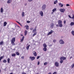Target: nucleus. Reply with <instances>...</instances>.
I'll return each mask as SVG.
<instances>
[{"instance_id": "f257e3e1", "label": "nucleus", "mask_w": 74, "mask_h": 74, "mask_svg": "<svg viewBox=\"0 0 74 74\" xmlns=\"http://www.w3.org/2000/svg\"><path fill=\"white\" fill-rule=\"evenodd\" d=\"M66 58L62 56L60 57V63H62L63 62V60H66Z\"/></svg>"}, {"instance_id": "f03ea898", "label": "nucleus", "mask_w": 74, "mask_h": 74, "mask_svg": "<svg viewBox=\"0 0 74 74\" xmlns=\"http://www.w3.org/2000/svg\"><path fill=\"white\" fill-rule=\"evenodd\" d=\"M58 25L59 26V27H62L63 26V24H62V21L61 20H58Z\"/></svg>"}, {"instance_id": "7ed1b4c3", "label": "nucleus", "mask_w": 74, "mask_h": 74, "mask_svg": "<svg viewBox=\"0 0 74 74\" xmlns=\"http://www.w3.org/2000/svg\"><path fill=\"white\" fill-rule=\"evenodd\" d=\"M11 43L12 44V45H15V44L14 42H15V38H12V40L11 41Z\"/></svg>"}, {"instance_id": "20e7f679", "label": "nucleus", "mask_w": 74, "mask_h": 74, "mask_svg": "<svg viewBox=\"0 0 74 74\" xmlns=\"http://www.w3.org/2000/svg\"><path fill=\"white\" fill-rule=\"evenodd\" d=\"M46 5L45 4H44L43 5L42 7V10L43 11V10H45V8H46Z\"/></svg>"}, {"instance_id": "39448f33", "label": "nucleus", "mask_w": 74, "mask_h": 74, "mask_svg": "<svg viewBox=\"0 0 74 74\" xmlns=\"http://www.w3.org/2000/svg\"><path fill=\"white\" fill-rule=\"evenodd\" d=\"M35 57H34L30 56L29 57V59H30L32 61V60H34V59H35Z\"/></svg>"}, {"instance_id": "423d86ee", "label": "nucleus", "mask_w": 74, "mask_h": 74, "mask_svg": "<svg viewBox=\"0 0 74 74\" xmlns=\"http://www.w3.org/2000/svg\"><path fill=\"white\" fill-rule=\"evenodd\" d=\"M60 43L61 44H64V41L63 40L61 39L60 40Z\"/></svg>"}, {"instance_id": "0eeeda50", "label": "nucleus", "mask_w": 74, "mask_h": 74, "mask_svg": "<svg viewBox=\"0 0 74 74\" xmlns=\"http://www.w3.org/2000/svg\"><path fill=\"white\" fill-rule=\"evenodd\" d=\"M59 62H56L55 63V65L56 67H59Z\"/></svg>"}, {"instance_id": "6e6552de", "label": "nucleus", "mask_w": 74, "mask_h": 74, "mask_svg": "<svg viewBox=\"0 0 74 74\" xmlns=\"http://www.w3.org/2000/svg\"><path fill=\"white\" fill-rule=\"evenodd\" d=\"M60 10L61 12H64L65 11V9H61Z\"/></svg>"}, {"instance_id": "1a4fd4ad", "label": "nucleus", "mask_w": 74, "mask_h": 74, "mask_svg": "<svg viewBox=\"0 0 74 74\" xmlns=\"http://www.w3.org/2000/svg\"><path fill=\"white\" fill-rule=\"evenodd\" d=\"M53 33V31L52 30H51V31L49 32V33L47 34V36H49V35H50V34H51L52 33Z\"/></svg>"}, {"instance_id": "9d476101", "label": "nucleus", "mask_w": 74, "mask_h": 74, "mask_svg": "<svg viewBox=\"0 0 74 74\" xmlns=\"http://www.w3.org/2000/svg\"><path fill=\"white\" fill-rule=\"evenodd\" d=\"M39 14L40 15L42 16H43V15H44V14H43V12H42V11H40Z\"/></svg>"}, {"instance_id": "9b49d317", "label": "nucleus", "mask_w": 74, "mask_h": 74, "mask_svg": "<svg viewBox=\"0 0 74 74\" xmlns=\"http://www.w3.org/2000/svg\"><path fill=\"white\" fill-rule=\"evenodd\" d=\"M33 55L35 56H37V53L35 51H34L33 52Z\"/></svg>"}, {"instance_id": "f8f14e48", "label": "nucleus", "mask_w": 74, "mask_h": 74, "mask_svg": "<svg viewBox=\"0 0 74 74\" xmlns=\"http://www.w3.org/2000/svg\"><path fill=\"white\" fill-rule=\"evenodd\" d=\"M25 27H26L27 30H28L29 29V25H25Z\"/></svg>"}, {"instance_id": "ddd939ff", "label": "nucleus", "mask_w": 74, "mask_h": 74, "mask_svg": "<svg viewBox=\"0 0 74 74\" xmlns=\"http://www.w3.org/2000/svg\"><path fill=\"white\" fill-rule=\"evenodd\" d=\"M25 38V36H23L22 37V38L20 40V42H22L24 40V38Z\"/></svg>"}, {"instance_id": "4468645a", "label": "nucleus", "mask_w": 74, "mask_h": 74, "mask_svg": "<svg viewBox=\"0 0 74 74\" xmlns=\"http://www.w3.org/2000/svg\"><path fill=\"white\" fill-rule=\"evenodd\" d=\"M25 36H26L27 34V31L26 30H25L24 32Z\"/></svg>"}, {"instance_id": "2eb2a0df", "label": "nucleus", "mask_w": 74, "mask_h": 74, "mask_svg": "<svg viewBox=\"0 0 74 74\" xmlns=\"http://www.w3.org/2000/svg\"><path fill=\"white\" fill-rule=\"evenodd\" d=\"M7 23L6 21L4 22L3 23V26H6L7 25Z\"/></svg>"}, {"instance_id": "dca6fc26", "label": "nucleus", "mask_w": 74, "mask_h": 74, "mask_svg": "<svg viewBox=\"0 0 74 74\" xmlns=\"http://www.w3.org/2000/svg\"><path fill=\"white\" fill-rule=\"evenodd\" d=\"M70 26H73L74 25V22H71L70 24Z\"/></svg>"}, {"instance_id": "f3484780", "label": "nucleus", "mask_w": 74, "mask_h": 74, "mask_svg": "<svg viewBox=\"0 0 74 74\" xmlns=\"http://www.w3.org/2000/svg\"><path fill=\"white\" fill-rule=\"evenodd\" d=\"M28 45V46H27L26 47V49L27 50L29 49V47L30 46V45Z\"/></svg>"}, {"instance_id": "a211bd4d", "label": "nucleus", "mask_w": 74, "mask_h": 74, "mask_svg": "<svg viewBox=\"0 0 74 74\" xmlns=\"http://www.w3.org/2000/svg\"><path fill=\"white\" fill-rule=\"evenodd\" d=\"M4 56H3L0 57V61L1 60V59H3V58H4Z\"/></svg>"}, {"instance_id": "6ab92c4d", "label": "nucleus", "mask_w": 74, "mask_h": 74, "mask_svg": "<svg viewBox=\"0 0 74 74\" xmlns=\"http://www.w3.org/2000/svg\"><path fill=\"white\" fill-rule=\"evenodd\" d=\"M4 42L1 41V42H0V45H3L4 44Z\"/></svg>"}, {"instance_id": "aec40b11", "label": "nucleus", "mask_w": 74, "mask_h": 74, "mask_svg": "<svg viewBox=\"0 0 74 74\" xmlns=\"http://www.w3.org/2000/svg\"><path fill=\"white\" fill-rule=\"evenodd\" d=\"M53 26H54V24L53 23H52L51 25H50L51 27L53 28Z\"/></svg>"}, {"instance_id": "412c9836", "label": "nucleus", "mask_w": 74, "mask_h": 74, "mask_svg": "<svg viewBox=\"0 0 74 74\" xmlns=\"http://www.w3.org/2000/svg\"><path fill=\"white\" fill-rule=\"evenodd\" d=\"M43 46L44 48H46L47 47V45L46 44L44 43L43 44Z\"/></svg>"}, {"instance_id": "4be33fe9", "label": "nucleus", "mask_w": 74, "mask_h": 74, "mask_svg": "<svg viewBox=\"0 0 74 74\" xmlns=\"http://www.w3.org/2000/svg\"><path fill=\"white\" fill-rule=\"evenodd\" d=\"M12 1V0H8L7 1V3H8V4L10 3Z\"/></svg>"}, {"instance_id": "5701e85b", "label": "nucleus", "mask_w": 74, "mask_h": 74, "mask_svg": "<svg viewBox=\"0 0 74 74\" xmlns=\"http://www.w3.org/2000/svg\"><path fill=\"white\" fill-rule=\"evenodd\" d=\"M59 5H60L61 7H62L63 6V4H62L61 3H59Z\"/></svg>"}, {"instance_id": "b1692460", "label": "nucleus", "mask_w": 74, "mask_h": 74, "mask_svg": "<svg viewBox=\"0 0 74 74\" xmlns=\"http://www.w3.org/2000/svg\"><path fill=\"white\" fill-rule=\"evenodd\" d=\"M43 50L44 51H47V49L46 48V47H44L43 49Z\"/></svg>"}, {"instance_id": "393cba45", "label": "nucleus", "mask_w": 74, "mask_h": 74, "mask_svg": "<svg viewBox=\"0 0 74 74\" xmlns=\"http://www.w3.org/2000/svg\"><path fill=\"white\" fill-rule=\"evenodd\" d=\"M16 56V54L13 53L12 54V56H13L14 57H15V56Z\"/></svg>"}, {"instance_id": "a878e982", "label": "nucleus", "mask_w": 74, "mask_h": 74, "mask_svg": "<svg viewBox=\"0 0 74 74\" xmlns=\"http://www.w3.org/2000/svg\"><path fill=\"white\" fill-rule=\"evenodd\" d=\"M22 16L23 17V16H25V13L24 12H23L22 14Z\"/></svg>"}, {"instance_id": "bb28decb", "label": "nucleus", "mask_w": 74, "mask_h": 74, "mask_svg": "<svg viewBox=\"0 0 74 74\" xmlns=\"http://www.w3.org/2000/svg\"><path fill=\"white\" fill-rule=\"evenodd\" d=\"M36 32V27L35 29H34L33 30V33H34V32Z\"/></svg>"}, {"instance_id": "cd10ccee", "label": "nucleus", "mask_w": 74, "mask_h": 74, "mask_svg": "<svg viewBox=\"0 0 74 74\" xmlns=\"http://www.w3.org/2000/svg\"><path fill=\"white\" fill-rule=\"evenodd\" d=\"M8 60V63H10V58H8L7 59Z\"/></svg>"}, {"instance_id": "c85d7f7f", "label": "nucleus", "mask_w": 74, "mask_h": 74, "mask_svg": "<svg viewBox=\"0 0 74 74\" xmlns=\"http://www.w3.org/2000/svg\"><path fill=\"white\" fill-rule=\"evenodd\" d=\"M36 34H37V32H35L33 35V37H34V36H36Z\"/></svg>"}, {"instance_id": "c756f323", "label": "nucleus", "mask_w": 74, "mask_h": 74, "mask_svg": "<svg viewBox=\"0 0 74 74\" xmlns=\"http://www.w3.org/2000/svg\"><path fill=\"white\" fill-rule=\"evenodd\" d=\"M3 12V8H1V12Z\"/></svg>"}, {"instance_id": "7c9ffc66", "label": "nucleus", "mask_w": 74, "mask_h": 74, "mask_svg": "<svg viewBox=\"0 0 74 74\" xmlns=\"http://www.w3.org/2000/svg\"><path fill=\"white\" fill-rule=\"evenodd\" d=\"M71 33L72 34V35H73V36H74V31H72V32H71Z\"/></svg>"}, {"instance_id": "2f4dec72", "label": "nucleus", "mask_w": 74, "mask_h": 74, "mask_svg": "<svg viewBox=\"0 0 74 74\" xmlns=\"http://www.w3.org/2000/svg\"><path fill=\"white\" fill-rule=\"evenodd\" d=\"M74 63L73 64H72V65H71V69H73V67H74Z\"/></svg>"}, {"instance_id": "473e14b6", "label": "nucleus", "mask_w": 74, "mask_h": 74, "mask_svg": "<svg viewBox=\"0 0 74 74\" xmlns=\"http://www.w3.org/2000/svg\"><path fill=\"white\" fill-rule=\"evenodd\" d=\"M58 3V0H56V1H55L54 3V4H56Z\"/></svg>"}, {"instance_id": "72a5a7b5", "label": "nucleus", "mask_w": 74, "mask_h": 74, "mask_svg": "<svg viewBox=\"0 0 74 74\" xmlns=\"http://www.w3.org/2000/svg\"><path fill=\"white\" fill-rule=\"evenodd\" d=\"M56 8H55L52 11L53 12H55V11H56Z\"/></svg>"}, {"instance_id": "f704fd0d", "label": "nucleus", "mask_w": 74, "mask_h": 74, "mask_svg": "<svg viewBox=\"0 0 74 74\" xmlns=\"http://www.w3.org/2000/svg\"><path fill=\"white\" fill-rule=\"evenodd\" d=\"M16 54L17 55H19V53L18 52H16Z\"/></svg>"}, {"instance_id": "c9c22d12", "label": "nucleus", "mask_w": 74, "mask_h": 74, "mask_svg": "<svg viewBox=\"0 0 74 74\" xmlns=\"http://www.w3.org/2000/svg\"><path fill=\"white\" fill-rule=\"evenodd\" d=\"M56 42V40H53V42Z\"/></svg>"}, {"instance_id": "e433bc0d", "label": "nucleus", "mask_w": 74, "mask_h": 74, "mask_svg": "<svg viewBox=\"0 0 74 74\" xmlns=\"http://www.w3.org/2000/svg\"><path fill=\"white\" fill-rule=\"evenodd\" d=\"M7 62V61H6V60H4L3 61V63H6V62Z\"/></svg>"}, {"instance_id": "4c0bfd02", "label": "nucleus", "mask_w": 74, "mask_h": 74, "mask_svg": "<svg viewBox=\"0 0 74 74\" xmlns=\"http://www.w3.org/2000/svg\"><path fill=\"white\" fill-rule=\"evenodd\" d=\"M47 63H48L47 62H45L44 63V65H46V64H47Z\"/></svg>"}, {"instance_id": "58836bf2", "label": "nucleus", "mask_w": 74, "mask_h": 74, "mask_svg": "<svg viewBox=\"0 0 74 74\" xmlns=\"http://www.w3.org/2000/svg\"><path fill=\"white\" fill-rule=\"evenodd\" d=\"M40 57H39V56H38L37 58V59H39V58H40Z\"/></svg>"}, {"instance_id": "ea45409f", "label": "nucleus", "mask_w": 74, "mask_h": 74, "mask_svg": "<svg viewBox=\"0 0 74 74\" xmlns=\"http://www.w3.org/2000/svg\"><path fill=\"white\" fill-rule=\"evenodd\" d=\"M69 16V18H72V17H71V16H70V15H68Z\"/></svg>"}, {"instance_id": "a19ab883", "label": "nucleus", "mask_w": 74, "mask_h": 74, "mask_svg": "<svg viewBox=\"0 0 74 74\" xmlns=\"http://www.w3.org/2000/svg\"><path fill=\"white\" fill-rule=\"evenodd\" d=\"M40 61H38V65H39V64H40Z\"/></svg>"}, {"instance_id": "79ce46f5", "label": "nucleus", "mask_w": 74, "mask_h": 74, "mask_svg": "<svg viewBox=\"0 0 74 74\" xmlns=\"http://www.w3.org/2000/svg\"><path fill=\"white\" fill-rule=\"evenodd\" d=\"M27 23H30V21H27Z\"/></svg>"}, {"instance_id": "37998d69", "label": "nucleus", "mask_w": 74, "mask_h": 74, "mask_svg": "<svg viewBox=\"0 0 74 74\" xmlns=\"http://www.w3.org/2000/svg\"><path fill=\"white\" fill-rule=\"evenodd\" d=\"M66 21H64V24H65L66 23Z\"/></svg>"}, {"instance_id": "c03bdc74", "label": "nucleus", "mask_w": 74, "mask_h": 74, "mask_svg": "<svg viewBox=\"0 0 74 74\" xmlns=\"http://www.w3.org/2000/svg\"><path fill=\"white\" fill-rule=\"evenodd\" d=\"M56 26L57 27H59V25H56Z\"/></svg>"}, {"instance_id": "a18cd8bd", "label": "nucleus", "mask_w": 74, "mask_h": 74, "mask_svg": "<svg viewBox=\"0 0 74 74\" xmlns=\"http://www.w3.org/2000/svg\"><path fill=\"white\" fill-rule=\"evenodd\" d=\"M29 1V2H31V1H32V0H28Z\"/></svg>"}, {"instance_id": "49530a36", "label": "nucleus", "mask_w": 74, "mask_h": 74, "mask_svg": "<svg viewBox=\"0 0 74 74\" xmlns=\"http://www.w3.org/2000/svg\"><path fill=\"white\" fill-rule=\"evenodd\" d=\"M66 5V6H70V5H69V4H67Z\"/></svg>"}, {"instance_id": "de8ad7c7", "label": "nucleus", "mask_w": 74, "mask_h": 74, "mask_svg": "<svg viewBox=\"0 0 74 74\" xmlns=\"http://www.w3.org/2000/svg\"><path fill=\"white\" fill-rule=\"evenodd\" d=\"M33 29V28H31L30 29V30H32Z\"/></svg>"}, {"instance_id": "09e8293b", "label": "nucleus", "mask_w": 74, "mask_h": 74, "mask_svg": "<svg viewBox=\"0 0 74 74\" xmlns=\"http://www.w3.org/2000/svg\"><path fill=\"white\" fill-rule=\"evenodd\" d=\"M19 25H20L21 26H22V25L20 23H19Z\"/></svg>"}, {"instance_id": "8fccbe9b", "label": "nucleus", "mask_w": 74, "mask_h": 74, "mask_svg": "<svg viewBox=\"0 0 74 74\" xmlns=\"http://www.w3.org/2000/svg\"><path fill=\"white\" fill-rule=\"evenodd\" d=\"M21 58L23 59H24V57L23 56Z\"/></svg>"}, {"instance_id": "3c124183", "label": "nucleus", "mask_w": 74, "mask_h": 74, "mask_svg": "<svg viewBox=\"0 0 74 74\" xmlns=\"http://www.w3.org/2000/svg\"><path fill=\"white\" fill-rule=\"evenodd\" d=\"M16 22H17V23H18V24H19L20 23L18 21H16Z\"/></svg>"}, {"instance_id": "603ef678", "label": "nucleus", "mask_w": 74, "mask_h": 74, "mask_svg": "<svg viewBox=\"0 0 74 74\" xmlns=\"http://www.w3.org/2000/svg\"><path fill=\"white\" fill-rule=\"evenodd\" d=\"M52 45H50V47H52Z\"/></svg>"}, {"instance_id": "864d4df0", "label": "nucleus", "mask_w": 74, "mask_h": 74, "mask_svg": "<svg viewBox=\"0 0 74 74\" xmlns=\"http://www.w3.org/2000/svg\"><path fill=\"white\" fill-rule=\"evenodd\" d=\"M70 59H71V58H72V56L70 57Z\"/></svg>"}, {"instance_id": "5fc2aeb1", "label": "nucleus", "mask_w": 74, "mask_h": 74, "mask_svg": "<svg viewBox=\"0 0 74 74\" xmlns=\"http://www.w3.org/2000/svg\"><path fill=\"white\" fill-rule=\"evenodd\" d=\"M48 74H51V73L50 72Z\"/></svg>"}, {"instance_id": "6e6d98bb", "label": "nucleus", "mask_w": 74, "mask_h": 74, "mask_svg": "<svg viewBox=\"0 0 74 74\" xmlns=\"http://www.w3.org/2000/svg\"><path fill=\"white\" fill-rule=\"evenodd\" d=\"M53 12H52L51 13V14H53Z\"/></svg>"}, {"instance_id": "4d7b16f0", "label": "nucleus", "mask_w": 74, "mask_h": 74, "mask_svg": "<svg viewBox=\"0 0 74 74\" xmlns=\"http://www.w3.org/2000/svg\"><path fill=\"white\" fill-rule=\"evenodd\" d=\"M27 5V3H26L25 4V5Z\"/></svg>"}, {"instance_id": "13d9d810", "label": "nucleus", "mask_w": 74, "mask_h": 74, "mask_svg": "<svg viewBox=\"0 0 74 74\" xmlns=\"http://www.w3.org/2000/svg\"><path fill=\"white\" fill-rule=\"evenodd\" d=\"M1 73V69H0V73Z\"/></svg>"}, {"instance_id": "bf43d9fd", "label": "nucleus", "mask_w": 74, "mask_h": 74, "mask_svg": "<svg viewBox=\"0 0 74 74\" xmlns=\"http://www.w3.org/2000/svg\"><path fill=\"white\" fill-rule=\"evenodd\" d=\"M21 36H23V35L21 34Z\"/></svg>"}, {"instance_id": "052dcab7", "label": "nucleus", "mask_w": 74, "mask_h": 74, "mask_svg": "<svg viewBox=\"0 0 74 74\" xmlns=\"http://www.w3.org/2000/svg\"><path fill=\"white\" fill-rule=\"evenodd\" d=\"M36 74H39V73H36Z\"/></svg>"}, {"instance_id": "680f3d73", "label": "nucleus", "mask_w": 74, "mask_h": 74, "mask_svg": "<svg viewBox=\"0 0 74 74\" xmlns=\"http://www.w3.org/2000/svg\"><path fill=\"white\" fill-rule=\"evenodd\" d=\"M18 27H19V26H18Z\"/></svg>"}]
</instances>
